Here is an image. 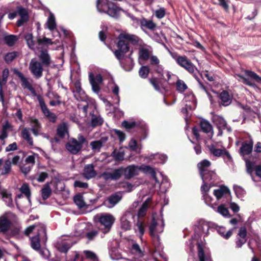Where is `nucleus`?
<instances>
[{"instance_id": "nucleus-1", "label": "nucleus", "mask_w": 261, "mask_h": 261, "mask_svg": "<svg viewBox=\"0 0 261 261\" xmlns=\"http://www.w3.org/2000/svg\"><path fill=\"white\" fill-rule=\"evenodd\" d=\"M117 49L114 54L117 60L121 61L125 55L130 50V44L138 46L141 44L142 40L137 35L126 33H120L117 38Z\"/></svg>"}, {"instance_id": "nucleus-2", "label": "nucleus", "mask_w": 261, "mask_h": 261, "mask_svg": "<svg viewBox=\"0 0 261 261\" xmlns=\"http://www.w3.org/2000/svg\"><path fill=\"white\" fill-rule=\"evenodd\" d=\"M96 8L99 12L105 13L115 19H118L120 16V12L123 11L121 7L109 0H106V2L97 0Z\"/></svg>"}, {"instance_id": "nucleus-3", "label": "nucleus", "mask_w": 261, "mask_h": 261, "mask_svg": "<svg viewBox=\"0 0 261 261\" xmlns=\"http://www.w3.org/2000/svg\"><path fill=\"white\" fill-rule=\"evenodd\" d=\"M211 163L207 160H203L198 164V168L199 170L200 176L203 181H210L215 180L216 176V173L208 170Z\"/></svg>"}, {"instance_id": "nucleus-4", "label": "nucleus", "mask_w": 261, "mask_h": 261, "mask_svg": "<svg viewBox=\"0 0 261 261\" xmlns=\"http://www.w3.org/2000/svg\"><path fill=\"white\" fill-rule=\"evenodd\" d=\"M171 56L179 66L186 69L189 73H193L197 69L196 66L186 56H180L174 53L171 54Z\"/></svg>"}, {"instance_id": "nucleus-5", "label": "nucleus", "mask_w": 261, "mask_h": 261, "mask_svg": "<svg viewBox=\"0 0 261 261\" xmlns=\"http://www.w3.org/2000/svg\"><path fill=\"white\" fill-rule=\"evenodd\" d=\"M95 218L97 219L100 225L103 227L101 228V229L104 233L110 231L115 220L114 217L110 214H103L97 215Z\"/></svg>"}, {"instance_id": "nucleus-6", "label": "nucleus", "mask_w": 261, "mask_h": 261, "mask_svg": "<svg viewBox=\"0 0 261 261\" xmlns=\"http://www.w3.org/2000/svg\"><path fill=\"white\" fill-rule=\"evenodd\" d=\"M245 75L250 78H246L241 74H237V75L241 79V82L249 86L254 87L255 85L254 82L258 84H261V77L259 76L257 73L249 70H245L244 71Z\"/></svg>"}, {"instance_id": "nucleus-7", "label": "nucleus", "mask_w": 261, "mask_h": 261, "mask_svg": "<svg viewBox=\"0 0 261 261\" xmlns=\"http://www.w3.org/2000/svg\"><path fill=\"white\" fill-rule=\"evenodd\" d=\"M41 234L42 235L41 237V241L45 245L47 240V238L45 228L43 226L41 227L40 232L37 234V235L30 238L31 246L35 250H40V248L41 247L40 236Z\"/></svg>"}, {"instance_id": "nucleus-8", "label": "nucleus", "mask_w": 261, "mask_h": 261, "mask_svg": "<svg viewBox=\"0 0 261 261\" xmlns=\"http://www.w3.org/2000/svg\"><path fill=\"white\" fill-rule=\"evenodd\" d=\"M43 66L41 63L36 61L35 59H33L29 64V70L34 76L38 79L43 75Z\"/></svg>"}, {"instance_id": "nucleus-9", "label": "nucleus", "mask_w": 261, "mask_h": 261, "mask_svg": "<svg viewBox=\"0 0 261 261\" xmlns=\"http://www.w3.org/2000/svg\"><path fill=\"white\" fill-rule=\"evenodd\" d=\"M89 77L93 91L98 94L100 90V85L102 83L103 81L102 76L100 74H97L94 76L93 73H90Z\"/></svg>"}, {"instance_id": "nucleus-10", "label": "nucleus", "mask_w": 261, "mask_h": 261, "mask_svg": "<svg viewBox=\"0 0 261 261\" xmlns=\"http://www.w3.org/2000/svg\"><path fill=\"white\" fill-rule=\"evenodd\" d=\"M74 89L72 90L73 96L77 100L86 101L88 98L85 91L82 88L80 80H76L74 83Z\"/></svg>"}, {"instance_id": "nucleus-11", "label": "nucleus", "mask_w": 261, "mask_h": 261, "mask_svg": "<svg viewBox=\"0 0 261 261\" xmlns=\"http://www.w3.org/2000/svg\"><path fill=\"white\" fill-rule=\"evenodd\" d=\"M164 223L163 220H160L158 222L153 218L151 223L149 226V233L152 237H154L158 233L163 231Z\"/></svg>"}, {"instance_id": "nucleus-12", "label": "nucleus", "mask_w": 261, "mask_h": 261, "mask_svg": "<svg viewBox=\"0 0 261 261\" xmlns=\"http://www.w3.org/2000/svg\"><path fill=\"white\" fill-rule=\"evenodd\" d=\"M14 72L20 79L22 87L28 89L33 95L36 96L37 93L35 90L23 73L17 69H15Z\"/></svg>"}, {"instance_id": "nucleus-13", "label": "nucleus", "mask_w": 261, "mask_h": 261, "mask_svg": "<svg viewBox=\"0 0 261 261\" xmlns=\"http://www.w3.org/2000/svg\"><path fill=\"white\" fill-rule=\"evenodd\" d=\"M17 14L20 16V18L16 22L17 26L20 27L29 20V14L27 10L22 6L16 7Z\"/></svg>"}, {"instance_id": "nucleus-14", "label": "nucleus", "mask_w": 261, "mask_h": 261, "mask_svg": "<svg viewBox=\"0 0 261 261\" xmlns=\"http://www.w3.org/2000/svg\"><path fill=\"white\" fill-rule=\"evenodd\" d=\"M11 213H6L0 217V232H7L11 225L10 220Z\"/></svg>"}, {"instance_id": "nucleus-15", "label": "nucleus", "mask_w": 261, "mask_h": 261, "mask_svg": "<svg viewBox=\"0 0 261 261\" xmlns=\"http://www.w3.org/2000/svg\"><path fill=\"white\" fill-rule=\"evenodd\" d=\"M219 98V105L220 106L226 107L232 102V99L229 92L226 90H223L218 96Z\"/></svg>"}, {"instance_id": "nucleus-16", "label": "nucleus", "mask_w": 261, "mask_h": 261, "mask_svg": "<svg viewBox=\"0 0 261 261\" xmlns=\"http://www.w3.org/2000/svg\"><path fill=\"white\" fill-rule=\"evenodd\" d=\"M253 141L252 139L244 141L240 149V153L243 155L250 154L252 151Z\"/></svg>"}, {"instance_id": "nucleus-17", "label": "nucleus", "mask_w": 261, "mask_h": 261, "mask_svg": "<svg viewBox=\"0 0 261 261\" xmlns=\"http://www.w3.org/2000/svg\"><path fill=\"white\" fill-rule=\"evenodd\" d=\"M123 171L124 175L126 179H130L134 176L138 174L139 167L134 165H129L127 167L123 168Z\"/></svg>"}, {"instance_id": "nucleus-18", "label": "nucleus", "mask_w": 261, "mask_h": 261, "mask_svg": "<svg viewBox=\"0 0 261 261\" xmlns=\"http://www.w3.org/2000/svg\"><path fill=\"white\" fill-rule=\"evenodd\" d=\"M82 147L75 139H72L66 145L67 150L74 154H77L81 150Z\"/></svg>"}, {"instance_id": "nucleus-19", "label": "nucleus", "mask_w": 261, "mask_h": 261, "mask_svg": "<svg viewBox=\"0 0 261 261\" xmlns=\"http://www.w3.org/2000/svg\"><path fill=\"white\" fill-rule=\"evenodd\" d=\"M208 149L211 154L216 157H220L225 155L229 160H231V157L229 152L225 149H219L216 148L214 145L208 146Z\"/></svg>"}, {"instance_id": "nucleus-20", "label": "nucleus", "mask_w": 261, "mask_h": 261, "mask_svg": "<svg viewBox=\"0 0 261 261\" xmlns=\"http://www.w3.org/2000/svg\"><path fill=\"white\" fill-rule=\"evenodd\" d=\"M39 59L41 61V63L45 67H48L51 63V58L48 53L47 49H42L40 51V54L38 56Z\"/></svg>"}, {"instance_id": "nucleus-21", "label": "nucleus", "mask_w": 261, "mask_h": 261, "mask_svg": "<svg viewBox=\"0 0 261 261\" xmlns=\"http://www.w3.org/2000/svg\"><path fill=\"white\" fill-rule=\"evenodd\" d=\"M83 176L86 179H89L94 177L96 175V172L94 170L93 164H88L85 166L83 173Z\"/></svg>"}, {"instance_id": "nucleus-22", "label": "nucleus", "mask_w": 261, "mask_h": 261, "mask_svg": "<svg viewBox=\"0 0 261 261\" xmlns=\"http://www.w3.org/2000/svg\"><path fill=\"white\" fill-rule=\"evenodd\" d=\"M229 190L225 186H221L218 189L214 191L213 194L216 196L217 200H219L224 196L229 194Z\"/></svg>"}, {"instance_id": "nucleus-23", "label": "nucleus", "mask_w": 261, "mask_h": 261, "mask_svg": "<svg viewBox=\"0 0 261 261\" xmlns=\"http://www.w3.org/2000/svg\"><path fill=\"white\" fill-rule=\"evenodd\" d=\"M140 23L141 27H144L152 31L154 30L156 28V24L152 20H147L145 18H143L141 19Z\"/></svg>"}, {"instance_id": "nucleus-24", "label": "nucleus", "mask_w": 261, "mask_h": 261, "mask_svg": "<svg viewBox=\"0 0 261 261\" xmlns=\"http://www.w3.org/2000/svg\"><path fill=\"white\" fill-rule=\"evenodd\" d=\"M56 248L61 252L66 253L71 247L72 244L64 241L58 242L56 244Z\"/></svg>"}, {"instance_id": "nucleus-25", "label": "nucleus", "mask_w": 261, "mask_h": 261, "mask_svg": "<svg viewBox=\"0 0 261 261\" xmlns=\"http://www.w3.org/2000/svg\"><path fill=\"white\" fill-rule=\"evenodd\" d=\"M130 215V213L127 212L121 218V226L125 230H129L131 227L130 222L128 220V216Z\"/></svg>"}, {"instance_id": "nucleus-26", "label": "nucleus", "mask_w": 261, "mask_h": 261, "mask_svg": "<svg viewBox=\"0 0 261 261\" xmlns=\"http://www.w3.org/2000/svg\"><path fill=\"white\" fill-rule=\"evenodd\" d=\"M135 230L136 232L137 231H139L140 238L141 239L145 232V224L142 219H138L135 224Z\"/></svg>"}, {"instance_id": "nucleus-27", "label": "nucleus", "mask_w": 261, "mask_h": 261, "mask_svg": "<svg viewBox=\"0 0 261 261\" xmlns=\"http://www.w3.org/2000/svg\"><path fill=\"white\" fill-rule=\"evenodd\" d=\"M96 105L95 100L90 99L89 100V102H87V105L83 107V113L87 114L88 113V109H89L91 110V111L89 112V114H94V110L96 109Z\"/></svg>"}, {"instance_id": "nucleus-28", "label": "nucleus", "mask_w": 261, "mask_h": 261, "mask_svg": "<svg viewBox=\"0 0 261 261\" xmlns=\"http://www.w3.org/2000/svg\"><path fill=\"white\" fill-rule=\"evenodd\" d=\"M41 194L43 200H46L50 197L51 194V189L49 183H46L44 185L41 190Z\"/></svg>"}, {"instance_id": "nucleus-29", "label": "nucleus", "mask_w": 261, "mask_h": 261, "mask_svg": "<svg viewBox=\"0 0 261 261\" xmlns=\"http://www.w3.org/2000/svg\"><path fill=\"white\" fill-rule=\"evenodd\" d=\"M150 201H151L150 199L148 198L143 203L142 205L139 210V211L138 213V219H141V217H143L146 215L147 208L149 206V204Z\"/></svg>"}, {"instance_id": "nucleus-30", "label": "nucleus", "mask_w": 261, "mask_h": 261, "mask_svg": "<svg viewBox=\"0 0 261 261\" xmlns=\"http://www.w3.org/2000/svg\"><path fill=\"white\" fill-rule=\"evenodd\" d=\"M37 99L39 101L41 110L44 114H54L49 111L44 102L43 97L41 95H38L37 96Z\"/></svg>"}, {"instance_id": "nucleus-31", "label": "nucleus", "mask_w": 261, "mask_h": 261, "mask_svg": "<svg viewBox=\"0 0 261 261\" xmlns=\"http://www.w3.org/2000/svg\"><path fill=\"white\" fill-rule=\"evenodd\" d=\"M57 134L61 138H63L66 135L68 134V126L67 123L63 122L58 126Z\"/></svg>"}, {"instance_id": "nucleus-32", "label": "nucleus", "mask_w": 261, "mask_h": 261, "mask_svg": "<svg viewBox=\"0 0 261 261\" xmlns=\"http://www.w3.org/2000/svg\"><path fill=\"white\" fill-rule=\"evenodd\" d=\"M4 42L9 46H13L18 40L17 36L14 35H9L4 37Z\"/></svg>"}, {"instance_id": "nucleus-33", "label": "nucleus", "mask_w": 261, "mask_h": 261, "mask_svg": "<svg viewBox=\"0 0 261 261\" xmlns=\"http://www.w3.org/2000/svg\"><path fill=\"white\" fill-rule=\"evenodd\" d=\"M21 135L23 139L27 141L30 146H33V138L31 137V134L28 128H25L23 129L21 132Z\"/></svg>"}, {"instance_id": "nucleus-34", "label": "nucleus", "mask_w": 261, "mask_h": 261, "mask_svg": "<svg viewBox=\"0 0 261 261\" xmlns=\"http://www.w3.org/2000/svg\"><path fill=\"white\" fill-rule=\"evenodd\" d=\"M19 56V53L16 51H13L7 53L4 58V59L6 63L10 64L14 59H15Z\"/></svg>"}, {"instance_id": "nucleus-35", "label": "nucleus", "mask_w": 261, "mask_h": 261, "mask_svg": "<svg viewBox=\"0 0 261 261\" xmlns=\"http://www.w3.org/2000/svg\"><path fill=\"white\" fill-rule=\"evenodd\" d=\"M200 125L201 130L205 133H210L213 129L212 126L210 123L204 119H202L200 121Z\"/></svg>"}, {"instance_id": "nucleus-36", "label": "nucleus", "mask_w": 261, "mask_h": 261, "mask_svg": "<svg viewBox=\"0 0 261 261\" xmlns=\"http://www.w3.org/2000/svg\"><path fill=\"white\" fill-rule=\"evenodd\" d=\"M139 170H141L144 173H149L151 175L153 179L156 182H159V181L157 180L155 172L153 168L149 166H142L139 168Z\"/></svg>"}, {"instance_id": "nucleus-37", "label": "nucleus", "mask_w": 261, "mask_h": 261, "mask_svg": "<svg viewBox=\"0 0 261 261\" xmlns=\"http://www.w3.org/2000/svg\"><path fill=\"white\" fill-rule=\"evenodd\" d=\"M11 169V162L7 160L5 162L2 167L0 168V174L5 175L10 173Z\"/></svg>"}, {"instance_id": "nucleus-38", "label": "nucleus", "mask_w": 261, "mask_h": 261, "mask_svg": "<svg viewBox=\"0 0 261 261\" xmlns=\"http://www.w3.org/2000/svg\"><path fill=\"white\" fill-rule=\"evenodd\" d=\"M32 128L31 130L35 136H37L40 130V125L38 120L36 119L31 120Z\"/></svg>"}, {"instance_id": "nucleus-39", "label": "nucleus", "mask_w": 261, "mask_h": 261, "mask_svg": "<svg viewBox=\"0 0 261 261\" xmlns=\"http://www.w3.org/2000/svg\"><path fill=\"white\" fill-rule=\"evenodd\" d=\"M103 122V120L100 115H92L90 125L94 127L101 125Z\"/></svg>"}, {"instance_id": "nucleus-40", "label": "nucleus", "mask_w": 261, "mask_h": 261, "mask_svg": "<svg viewBox=\"0 0 261 261\" xmlns=\"http://www.w3.org/2000/svg\"><path fill=\"white\" fill-rule=\"evenodd\" d=\"M19 190L22 194H23L27 197L29 201H30L31 193L29 185L23 183L20 188Z\"/></svg>"}, {"instance_id": "nucleus-41", "label": "nucleus", "mask_w": 261, "mask_h": 261, "mask_svg": "<svg viewBox=\"0 0 261 261\" xmlns=\"http://www.w3.org/2000/svg\"><path fill=\"white\" fill-rule=\"evenodd\" d=\"M1 195L6 204L8 206H12V199L11 198V195L8 193L6 191H2L1 192Z\"/></svg>"}, {"instance_id": "nucleus-42", "label": "nucleus", "mask_w": 261, "mask_h": 261, "mask_svg": "<svg viewBox=\"0 0 261 261\" xmlns=\"http://www.w3.org/2000/svg\"><path fill=\"white\" fill-rule=\"evenodd\" d=\"M198 257L199 261H208L210 257L204 254L203 249L200 245L198 246Z\"/></svg>"}, {"instance_id": "nucleus-43", "label": "nucleus", "mask_w": 261, "mask_h": 261, "mask_svg": "<svg viewBox=\"0 0 261 261\" xmlns=\"http://www.w3.org/2000/svg\"><path fill=\"white\" fill-rule=\"evenodd\" d=\"M46 24L48 29L50 31H53L56 28L57 24L55 18L53 14H50L48 17Z\"/></svg>"}, {"instance_id": "nucleus-44", "label": "nucleus", "mask_w": 261, "mask_h": 261, "mask_svg": "<svg viewBox=\"0 0 261 261\" xmlns=\"http://www.w3.org/2000/svg\"><path fill=\"white\" fill-rule=\"evenodd\" d=\"M121 196L118 194H114L108 198V201L113 206L118 203L121 199Z\"/></svg>"}, {"instance_id": "nucleus-45", "label": "nucleus", "mask_w": 261, "mask_h": 261, "mask_svg": "<svg viewBox=\"0 0 261 261\" xmlns=\"http://www.w3.org/2000/svg\"><path fill=\"white\" fill-rule=\"evenodd\" d=\"M103 143V141L102 140H100L91 142L90 143V146L93 151L98 152L101 148Z\"/></svg>"}, {"instance_id": "nucleus-46", "label": "nucleus", "mask_w": 261, "mask_h": 261, "mask_svg": "<svg viewBox=\"0 0 261 261\" xmlns=\"http://www.w3.org/2000/svg\"><path fill=\"white\" fill-rule=\"evenodd\" d=\"M150 72V69L148 66H142L139 70V74L142 79L147 77Z\"/></svg>"}, {"instance_id": "nucleus-47", "label": "nucleus", "mask_w": 261, "mask_h": 261, "mask_svg": "<svg viewBox=\"0 0 261 261\" xmlns=\"http://www.w3.org/2000/svg\"><path fill=\"white\" fill-rule=\"evenodd\" d=\"M176 87L177 91L180 93L184 92L188 88V86L185 83L179 79L176 83Z\"/></svg>"}, {"instance_id": "nucleus-48", "label": "nucleus", "mask_w": 261, "mask_h": 261, "mask_svg": "<svg viewBox=\"0 0 261 261\" xmlns=\"http://www.w3.org/2000/svg\"><path fill=\"white\" fill-rule=\"evenodd\" d=\"M74 201L79 208H83L86 205L83 196L80 195H77L74 197Z\"/></svg>"}, {"instance_id": "nucleus-49", "label": "nucleus", "mask_w": 261, "mask_h": 261, "mask_svg": "<svg viewBox=\"0 0 261 261\" xmlns=\"http://www.w3.org/2000/svg\"><path fill=\"white\" fill-rule=\"evenodd\" d=\"M123 170V168H119L115 169L111 172L112 180H115L119 179L123 173L124 171Z\"/></svg>"}, {"instance_id": "nucleus-50", "label": "nucleus", "mask_w": 261, "mask_h": 261, "mask_svg": "<svg viewBox=\"0 0 261 261\" xmlns=\"http://www.w3.org/2000/svg\"><path fill=\"white\" fill-rule=\"evenodd\" d=\"M140 57L144 61H147L150 57V53L148 49L142 48L139 50Z\"/></svg>"}, {"instance_id": "nucleus-51", "label": "nucleus", "mask_w": 261, "mask_h": 261, "mask_svg": "<svg viewBox=\"0 0 261 261\" xmlns=\"http://www.w3.org/2000/svg\"><path fill=\"white\" fill-rule=\"evenodd\" d=\"M218 232L226 239L229 238L232 234V230H229L225 233V230L224 227H219L217 229Z\"/></svg>"}, {"instance_id": "nucleus-52", "label": "nucleus", "mask_w": 261, "mask_h": 261, "mask_svg": "<svg viewBox=\"0 0 261 261\" xmlns=\"http://www.w3.org/2000/svg\"><path fill=\"white\" fill-rule=\"evenodd\" d=\"M112 155L115 160L122 161L124 159V152L122 150H119L118 151L115 150L112 153Z\"/></svg>"}, {"instance_id": "nucleus-53", "label": "nucleus", "mask_w": 261, "mask_h": 261, "mask_svg": "<svg viewBox=\"0 0 261 261\" xmlns=\"http://www.w3.org/2000/svg\"><path fill=\"white\" fill-rule=\"evenodd\" d=\"M83 253L85 255L86 257L91 261H98L96 255L93 252L89 250H85Z\"/></svg>"}, {"instance_id": "nucleus-54", "label": "nucleus", "mask_w": 261, "mask_h": 261, "mask_svg": "<svg viewBox=\"0 0 261 261\" xmlns=\"http://www.w3.org/2000/svg\"><path fill=\"white\" fill-rule=\"evenodd\" d=\"M28 45L30 48H33L35 46V42L33 40V36L32 34H27L24 36Z\"/></svg>"}, {"instance_id": "nucleus-55", "label": "nucleus", "mask_w": 261, "mask_h": 261, "mask_svg": "<svg viewBox=\"0 0 261 261\" xmlns=\"http://www.w3.org/2000/svg\"><path fill=\"white\" fill-rule=\"evenodd\" d=\"M98 231L96 230L93 229L86 232L85 237L89 241H92L98 235Z\"/></svg>"}, {"instance_id": "nucleus-56", "label": "nucleus", "mask_w": 261, "mask_h": 261, "mask_svg": "<svg viewBox=\"0 0 261 261\" xmlns=\"http://www.w3.org/2000/svg\"><path fill=\"white\" fill-rule=\"evenodd\" d=\"M156 17L159 19L164 18L166 15V9L164 8H160L155 11Z\"/></svg>"}, {"instance_id": "nucleus-57", "label": "nucleus", "mask_w": 261, "mask_h": 261, "mask_svg": "<svg viewBox=\"0 0 261 261\" xmlns=\"http://www.w3.org/2000/svg\"><path fill=\"white\" fill-rule=\"evenodd\" d=\"M150 83L152 85L154 89L158 91H161V87L159 83L158 82L157 78L152 77L149 79Z\"/></svg>"}, {"instance_id": "nucleus-58", "label": "nucleus", "mask_w": 261, "mask_h": 261, "mask_svg": "<svg viewBox=\"0 0 261 261\" xmlns=\"http://www.w3.org/2000/svg\"><path fill=\"white\" fill-rule=\"evenodd\" d=\"M37 43L39 45H52L53 44V42L50 39L47 38L45 37H44L42 39H38Z\"/></svg>"}, {"instance_id": "nucleus-59", "label": "nucleus", "mask_w": 261, "mask_h": 261, "mask_svg": "<svg viewBox=\"0 0 261 261\" xmlns=\"http://www.w3.org/2000/svg\"><path fill=\"white\" fill-rule=\"evenodd\" d=\"M35 155L37 156L38 155L34 154L33 155L28 156L25 160V163L33 167L35 163Z\"/></svg>"}, {"instance_id": "nucleus-60", "label": "nucleus", "mask_w": 261, "mask_h": 261, "mask_svg": "<svg viewBox=\"0 0 261 261\" xmlns=\"http://www.w3.org/2000/svg\"><path fill=\"white\" fill-rule=\"evenodd\" d=\"M219 5L226 11L228 12L229 10V0H218Z\"/></svg>"}, {"instance_id": "nucleus-61", "label": "nucleus", "mask_w": 261, "mask_h": 261, "mask_svg": "<svg viewBox=\"0 0 261 261\" xmlns=\"http://www.w3.org/2000/svg\"><path fill=\"white\" fill-rule=\"evenodd\" d=\"M218 212L223 215L224 217H227L229 216L228 210L223 205H220L218 207Z\"/></svg>"}, {"instance_id": "nucleus-62", "label": "nucleus", "mask_w": 261, "mask_h": 261, "mask_svg": "<svg viewBox=\"0 0 261 261\" xmlns=\"http://www.w3.org/2000/svg\"><path fill=\"white\" fill-rule=\"evenodd\" d=\"M32 166L25 163L23 165L21 166V171L25 175L28 174L32 168Z\"/></svg>"}, {"instance_id": "nucleus-63", "label": "nucleus", "mask_w": 261, "mask_h": 261, "mask_svg": "<svg viewBox=\"0 0 261 261\" xmlns=\"http://www.w3.org/2000/svg\"><path fill=\"white\" fill-rule=\"evenodd\" d=\"M238 237L247 240V230L245 227H241L238 233Z\"/></svg>"}, {"instance_id": "nucleus-64", "label": "nucleus", "mask_w": 261, "mask_h": 261, "mask_svg": "<svg viewBox=\"0 0 261 261\" xmlns=\"http://www.w3.org/2000/svg\"><path fill=\"white\" fill-rule=\"evenodd\" d=\"M122 125L126 129H130L135 127L137 125V124L134 121L129 122L127 121H124L122 123Z\"/></svg>"}]
</instances>
